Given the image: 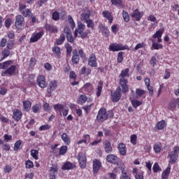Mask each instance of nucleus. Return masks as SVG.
<instances>
[{
	"mask_svg": "<svg viewBox=\"0 0 179 179\" xmlns=\"http://www.w3.org/2000/svg\"><path fill=\"white\" fill-rule=\"evenodd\" d=\"M86 28V25L81 22H78V29L75 30L74 36L78 37V34L80 35L82 38L87 37V35L90 33V31L87 29L83 32V30Z\"/></svg>",
	"mask_w": 179,
	"mask_h": 179,
	"instance_id": "f257e3e1",
	"label": "nucleus"
},
{
	"mask_svg": "<svg viewBox=\"0 0 179 179\" xmlns=\"http://www.w3.org/2000/svg\"><path fill=\"white\" fill-rule=\"evenodd\" d=\"M179 147L175 146L173 148V151L169 152L168 155V158L169 159V163L171 164H174L176 163L178 159Z\"/></svg>",
	"mask_w": 179,
	"mask_h": 179,
	"instance_id": "f03ea898",
	"label": "nucleus"
},
{
	"mask_svg": "<svg viewBox=\"0 0 179 179\" xmlns=\"http://www.w3.org/2000/svg\"><path fill=\"white\" fill-rule=\"evenodd\" d=\"M108 118L107 109H106V108H101L96 115L97 121H99V122H104Z\"/></svg>",
	"mask_w": 179,
	"mask_h": 179,
	"instance_id": "7ed1b4c3",
	"label": "nucleus"
},
{
	"mask_svg": "<svg viewBox=\"0 0 179 179\" xmlns=\"http://www.w3.org/2000/svg\"><path fill=\"white\" fill-rule=\"evenodd\" d=\"M122 94H121V87H117L114 92L111 93L112 101L113 103H117L121 100Z\"/></svg>",
	"mask_w": 179,
	"mask_h": 179,
	"instance_id": "20e7f679",
	"label": "nucleus"
},
{
	"mask_svg": "<svg viewBox=\"0 0 179 179\" xmlns=\"http://www.w3.org/2000/svg\"><path fill=\"white\" fill-rule=\"evenodd\" d=\"M20 11L21 13H22L23 16L24 17H31L33 16V13H31V11L30 9L27 8L26 5L20 3Z\"/></svg>",
	"mask_w": 179,
	"mask_h": 179,
	"instance_id": "39448f33",
	"label": "nucleus"
},
{
	"mask_svg": "<svg viewBox=\"0 0 179 179\" xmlns=\"http://www.w3.org/2000/svg\"><path fill=\"white\" fill-rule=\"evenodd\" d=\"M109 50L110 51L115 52V51H122L124 50H127V47L123 46L122 44L120 43H111L109 45Z\"/></svg>",
	"mask_w": 179,
	"mask_h": 179,
	"instance_id": "423d86ee",
	"label": "nucleus"
},
{
	"mask_svg": "<svg viewBox=\"0 0 179 179\" xmlns=\"http://www.w3.org/2000/svg\"><path fill=\"white\" fill-rule=\"evenodd\" d=\"M37 85L38 86H39V87H41V89H45V87H47V81H45V77H44V76L43 75H39L37 77Z\"/></svg>",
	"mask_w": 179,
	"mask_h": 179,
	"instance_id": "0eeeda50",
	"label": "nucleus"
},
{
	"mask_svg": "<svg viewBox=\"0 0 179 179\" xmlns=\"http://www.w3.org/2000/svg\"><path fill=\"white\" fill-rule=\"evenodd\" d=\"M106 160L108 163H111L112 164H116V166H118L120 164V158H118L115 155L110 154L107 155Z\"/></svg>",
	"mask_w": 179,
	"mask_h": 179,
	"instance_id": "6e6552de",
	"label": "nucleus"
},
{
	"mask_svg": "<svg viewBox=\"0 0 179 179\" xmlns=\"http://www.w3.org/2000/svg\"><path fill=\"white\" fill-rule=\"evenodd\" d=\"M80 167L81 169H86V155L83 152H80L78 156Z\"/></svg>",
	"mask_w": 179,
	"mask_h": 179,
	"instance_id": "1a4fd4ad",
	"label": "nucleus"
},
{
	"mask_svg": "<svg viewBox=\"0 0 179 179\" xmlns=\"http://www.w3.org/2000/svg\"><path fill=\"white\" fill-rule=\"evenodd\" d=\"M49 176L50 179H55L57 178V176H58V166L56 165H53L50 167L49 170Z\"/></svg>",
	"mask_w": 179,
	"mask_h": 179,
	"instance_id": "9d476101",
	"label": "nucleus"
},
{
	"mask_svg": "<svg viewBox=\"0 0 179 179\" xmlns=\"http://www.w3.org/2000/svg\"><path fill=\"white\" fill-rule=\"evenodd\" d=\"M120 82L123 80L124 82H128L127 78H129V69H125L122 71L121 73L119 76Z\"/></svg>",
	"mask_w": 179,
	"mask_h": 179,
	"instance_id": "9b49d317",
	"label": "nucleus"
},
{
	"mask_svg": "<svg viewBox=\"0 0 179 179\" xmlns=\"http://www.w3.org/2000/svg\"><path fill=\"white\" fill-rule=\"evenodd\" d=\"M80 61V57H79V53H78V50H74L73 51V55L71 57V62L73 65H78Z\"/></svg>",
	"mask_w": 179,
	"mask_h": 179,
	"instance_id": "f8f14e48",
	"label": "nucleus"
},
{
	"mask_svg": "<svg viewBox=\"0 0 179 179\" xmlns=\"http://www.w3.org/2000/svg\"><path fill=\"white\" fill-rule=\"evenodd\" d=\"M16 65H12L10 67L7 69L5 72L2 73L1 76H5L6 75H9L10 76H12L15 75L16 72Z\"/></svg>",
	"mask_w": 179,
	"mask_h": 179,
	"instance_id": "ddd939ff",
	"label": "nucleus"
},
{
	"mask_svg": "<svg viewBox=\"0 0 179 179\" xmlns=\"http://www.w3.org/2000/svg\"><path fill=\"white\" fill-rule=\"evenodd\" d=\"M88 64L92 68H97V59L94 54H91L88 59Z\"/></svg>",
	"mask_w": 179,
	"mask_h": 179,
	"instance_id": "4468645a",
	"label": "nucleus"
},
{
	"mask_svg": "<svg viewBox=\"0 0 179 179\" xmlns=\"http://www.w3.org/2000/svg\"><path fill=\"white\" fill-rule=\"evenodd\" d=\"M24 22V18L22 15H17L15 18V26L18 30L21 29L22 24Z\"/></svg>",
	"mask_w": 179,
	"mask_h": 179,
	"instance_id": "2eb2a0df",
	"label": "nucleus"
},
{
	"mask_svg": "<svg viewBox=\"0 0 179 179\" xmlns=\"http://www.w3.org/2000/svg\"><path fill=\"white\" fill-rule=\"evenodd\" d=\"M44 36V31H41L36 34H34L30 38L31 43H36V41H38L41 37Z\"/></svg>",
	"mask_w": 179,
	"mask_h": 179,
	"instance_id": "dca6fc26",
	"label": "nucleus"
},
{
	"mask_svg": "<svg viewBox=\"0 0 179 179\" xmlns=\"http://www.w3.org/2000/svg\"><path fill=\"white\" fill-rule=\"evenodd\" d=\"M100 167H101V162H100V160L94 159L93 161V172L94 174H97L99 173Z\"/></svg>",
	"mask_w": 179,
	"mask_h": 179,
	"instance_id": "f3484780",
	"label": "nucleus"
},
{
	"mask_svg": "<svg viewBox=\"0 0 179 179\" xmlns=\"http://www.w3.org/2000/svg\"><path fill=\"white\" fill-rule=\"evenodd\" d=\"M76 167L75 163L71 162H66L62 167V170H72Z\"/></svg>",
	"mask_w": 179,
	"mask_h": 179,
	"instance_id": "a211bd4d",
	"label": "nucleus"
},
{
	"mask_svg": "<svg viewBox=\"0 0 179 179\" xmlns=\"http://www.w3.org/2000/svg\"><path fill=\"white\" fill-rule=\"evenodd\" d=\"M127 83H128V81H124L123 80L120 81V85L122 87V93H128V92H129V87Z\"/></svg>",
	"mask_w": 179,
	"mask_h": 179,
	"instance_id": "6ab92c4d",
	"label": "nucleus"
},
{
	"mask_svg": "<svg viewBox=\"0 0 179 179\" xmlns=\"http://www.w3.org/2000/svg\"><path fill=\"white\" fill-rule=\"evenodd\" d=\"M57 89V81L55 80H52L49 83V87L48 88V93L51 94L54 90Z\"/></svg>",
	"mask_w": 179,
	"mask_h": 179,
	"instance_id": "aec40b11",
	"label": "nucleus"
},
{
	"mask_svg": "<svg viewBox=\"0 0 179 179\" xmlns=\"http://www.w3.org/2000/svg\"><path fill=\"white\" fill-rule=\"evenodd\" d=\"M22 115H23V114L22 113V111H20V110L15 109L13 111V117L14 118L15 121H20V120L22 119Z\"/></svg>",
	"mask_w": 179,
	"mask_h": 179,
	"instance_id": "412c9836",
	"label": "nucleus"
},
{
	"mask_svg": "<svg viewBox=\"0 0 179 179\" xmlns=\"http://www.w3.org/2000/svg\"><path fill=\"white\" fill-rule=\"evenodd\" d=\"M102 15L103 16V17L107 19V20H108L110 24L113 23V15H111V13H110V11H108V10L103 11Z\"/></svg>",
	"mask_w": 179,
	"mask_h": 179,
	"instance_id": "4be33fe9",
	"label": "nucleus"
},
{
	"mask_svg": "<svg viewBox=\"0 0 179 179\" xmlns=\"http://www.w3.org/2000/svg\"><path fill=\"white\" fill-rule=\"evenodd\" d=\"M45 28L47 31H49V33H58V28H57V27H54V25L46 24Z\"/></svg>",
	"mask_w": 179,
	"mask_h": 179,
	"instance_id": "5701e85b",
	"label": "nucleus"
},
{
	"mask_svg": "<svg viewBox=\"0 0 179 179\" xmlns=\"http://www.w3.org/2000/svg\"><path fill=\"white\" fill-rule=\"evenodd\" d=\"M141 16H143V14L139 12V10L138 9L135 10L134 13L131 14V17H133V19H136L137 22H139V20H141Z\"/></svg>",
	"mask_w": 179,
	"mask_h": 179,
	"instance_id": "b1692460",
	"label": "nucleus"
},
{
	"mask_svg": "<svg viewBox=\"0 0 179 179\" xmlns=\"http://www.w3.org/2000/svg\"><path fill=\"white\" fill-rule=\"evenodd\" d=\"M171 171V166L169 164L168 167L166 169L165 171H163L162 174V179H168L169 176H170V171Z\"/></svg>",
	"mask_w": 179,
	"mask_h": 179,
	"instance_id": "393cba45",
	"label": "nucleus"
},
{
	"mask_svg": "<svg viewBox=\"0 0 179 179\" xmlns=\"http://www.w3.org/2000/svg\"><path fill=\"white\" fill-rule=\"evenodd\" d=\"M62 139L63 142L65 143V145H71V138H69V136L66 134V133H63L62 134Z\"/></svg>",
	"mask_w": 179,
	"mask_h": 179,
	"instance_id": "a878e982",
	"label": "nucleus"
},
{
	"mask_svg": "<svg viewBox=\"0 0 179 179\" xmlns=\"http://www.w3.org/2000/svg\"><path fill=\"white\" fill-rule=\"evenodd\" d=\"M118 150L122 156H125L127 155V150L125 149V144L120 143L118 145Z\"/></svg>",
	"mask_w": 179,
	"mask_h": 179,
	"instance_id": "bb28decb",
	"label": "nucleus"
},
{
	"mask_svg": "<svg viewBox=\"0 0 179 179\" xmlns=\"http://www.w3.org/2000/svg\"><path fill=\"white\" fill-rule=\"evenodd\" d=\"M103 82L100 80L99 82V85H98L97 89H96L97 97H100V96H101V91L103 90Z\"/></svg>",
	"mask_w": 179,
	"mask_h": 179,
	"instance_id": "cd10ccee",
	"label": "nucleus"
},
{
	"mask_svg": "<svg viewBox=\"0 0 179 179\" xmlns=\"http://www.w3.org/2000/svg\"><path fill=\"white\" fill-rule=\"evenodd\" d=\"M105 151L106 153H111L113 152V147H111V143L108 141L105 142Z\"/></svg>",
	"mask_w": 179,
	"mask_h": 179,
	"instance_id": "c85d7f7f",
	"label": "nucleus"
},
{
	"mask_svg": "<svg viewBox=\"0 0 179 179\" xmlns=\"http://www.w3.org/2000/svg\"><path fill=\"white\" fill-rule=\"evenodd\" d=\"M80 20L83 22H87V20H90V13H83L80 15Z\"/></svg>",
	"mask_w": 179,
	"mask_h": 179,
	"instance_id": "c756f323",
	"label": "nucleus"
},
{
	"mask_svg": "<svg viewBox=\"0 0 179 179\" xmlns=\"http://www.w3.org/2000/svg\"><path fill=\"white\" fill-rule=\"evenodd\" d=\"M23 107L24 111H30V108H31V102H30V101H24Z\"/></svg>",
	"mask_w": 179,
	"mask_h": 179,
	"instance_id": "7c9ffc66",
	"label": "nucleus"
},
{
	"mask_svg": "<svg viewBox=\"0 0 179 179\" xmlns=\"http://www.w3.org/2000/svg\"><path fill=\"white\" fill-rule=\"evenodd\" d=\"M64 41H65V35L62 34L60 35V38L57 39L55 44L57 45H62V44H64Z\"/></svg>",
	"mask_w": 179,
	"mask_h": 179,
	"instance_id": "2f4dec72",
	"label": "nucleus"
},
{
	"mask_svg": "<svg viewBox=\"0 0 179 179\" xmlns=\"http://www.w3.org/2000/svg\"><path fill=\"white\" fill-rule=\"evenodd\" d=\"M151 41L152 42V48L154 50H162L163 48V45L155 42V40L152 39Z\"/></svg>",
	"mask_w": 179,
	"mask_h": 179,
	"instance_id": "473e14b6",
	"label": "nucleus"
},
{
	"mask_svg": "<svg viewBox=\"0 0 179 179\" xmlns=\"http://www.w3.org/2000/svg\"><path fill=\"white\" fill-rule=\"evenodd\" d=\"M120 179H131V177L128 175V172L125 171V168H122Z\"/></svg>",
	"mask_w": 179,
	"mask_h": 179,
	"instance_id": "72a5a7b5",
	"label": "nucleus"
},
{
	"mask_svg": "<svg viewBox=\"0 0 179 179\" xmlns=\"http://www.w3.org/2000/svg\"><path fill=\"white\" fill-rule=\"evenodd\" d=\"M64 47L66 50V55L67 57H71V54L72 53V46L69 43H65Z\"/></svg>",
	"mask_w": 179,
	"mask_h": 179,
	"instance_id": "f704fd0d",
	"label": "nucleus"
},
{
	"mask_svg": "<svg viewBox=\"0 0 179 179\" xmlns=\"http://www.w3.org/2000/svg\"><path fill=\"white\" fill-rule=\"evenodd\" d=\"M52 51L53 52V54H55V55H57L58 57L61 55V48L58 46L52 47Z\"/></svg>",
	"mask_w": 179,
	"mask_h": 179,
	"instance_id": "c9c22d12",
	"label": "nucleus"
},
{
	"mask_svg": "<svg viewBox=\"0 0 179 179\" xmlns=\"http://www.w3.org/2000/svg\"><path fill=\"white\" fill-rule=\"evenodd\" d=\"M87 100V96H86L85 95L82 94L78 98V104H85V103H86Z\"/></svg>",
	"mask_w": 179,
	"mask_h": 179,
	"instance_id": "e433bc0d",
	"label": "nucleus"
},
{
	"mask_svg": "<svg viewBox=\"0 0 179 179\" xmlns=\"http://www.w3.org/2000/svg\"><path fill=\"white\" fill-rule=\"evenodd\" d=\"M22 145V141L21 140H17L15 144H14V148L13 150L15 152H17L19 149H20V146Z\"/></svg>",
	"mask_w": 179,
	"mask_h": 179,
	"instance_id": "4c0bfd02",
	"label": "nucleus"
},
{
	"mask_svg": "<svg viewBox=\"0 0 179 179\" xmlns=\"http://www.w3.org/2000/svg\"><path fill=\"white\" fill-rule=\"evenodd\" d=\"M156 127L157 129H164L166 127V122L164 120H162L157 124Z\"/></svg>",
	"mask_w": 179,
	"mask_h": 179,
	"instance_id": "58836bf2",
	"label": "nucleus"
},
{
	"mask_svg": "<svg viewBox=\"0 0 179 179\" xmlns=\"http://www.w3.org/2000/svg\"><path fill=\"white\" fill-rule=\"evenodd\" d=\"M84 89H85V92L90 93V92H92V90H93V85H92V84H90V83H86L84 85Z\"/></svg>",
	"mask_w": 179,
	"mask_h": 179,
	"instance_id": "ea45409f",
	"label": "nucleus"
},
{
	"mask_svg": "<svg viewBox=\"0 0 179 179\" xmlns=\"http://www.w3.org/2000/svg\"><path fill=\"white\" fill-rule=\"evenodd\" d=\"M31 156H32V157L34 159H35V160H38V150H31Z\"/></svg>",
	"mask_w": 179,
	"mask_h": 179,
	"instance_id": "a19ab883",
	"label": "nucleus"
},
{
	"mask_svg": "<svg viewBox=\"0 0 179 179\" xmlns=\"http://www.w3.org/2000/svg\"><path fill=\"white\" fill-rule=\"evenodd\" d=\"M122 17L124 22H129V14H128V12L125 11V10H123L122 11Z\"/></svg>",
	"mask_w": 179,
	"mask_h": 179,
	"instance_id": "79ce46f5",
	"label": "nucleus"
},
{
	"mask_svg": "<svg viewBox=\"0 0 179 179\" xmlns=\"http://www.w3.org/2000/svg\"><path fill=\"white\" fill-rule=\"evenodd\" d=\"M3 58L0 61H3L5 58H8V55H10V52L8 50L4 49L2 52Z\"/></svg>",
	"mask_w": 179,
	"mask_h": 179,
	"instance_id": "37998d69",
	"label": "nucleus"
},
{
	"mask_svg": "<svg viewBox=\"0 0 179 179\" xmlns=\"http://www.w3.org/2000/svg\"><path fill=\"white\" fill-rule=\"evenodd\" d=\"M34 78H36V76H34V74H30L28 76L27 80L29 85H34Z\"/></svg>",
	"mask_w": 179,
	"mask_h": 179,
	"instance_id": "c03bdc74",
	"label": "nucleus"
},
{
	"mask_svg": "<svg viewBox=\"0 0 179 179\" xmlns=\"http://www.w3.org/2000/svg\"><path fill=\"white\" fill-rule=\"evenodd\" d=\"M131 104L133 107H134V108H136V107H139V106H142V101L134 99L131 101Z\"/></svg>",
	"mask_w": 179,
	"mask_h": 179,
	"instance_id": "a18cd8bd",
	"label": "nucleus"
},
{
	"mask_svg": "<svg viewBox=\"0 0 179 179\" xmlns=\"http://www.w3.org/2000/svg\"><path fill=\"white\" fill-rule=\"evenodd\" d=\"M68 151V146L66 145H64L62 146L59 149V155H65V153H66V152Z\"/></svg>",
	"mask_w": 179,
	"mask_h": 179,
	"instance_id": "49530a36",
	"label": "nucleus"
},
{
	"mask_svg": "<svg viewBox=\"0 0 179 179\" xmlns=\"http://www.w3.org/2000/svg\"><path fill=\"white\" fill-rule=\"evenodd\" d=\"M162 36H163V31L159 29L157 31L154 35H152V38H158L162 37Z\"/></svg>",
	"mask_w": 179,
	"mask_h": 179,
	"instance_id": "de8ad7c7",
	"label": "nucleus"
},
{
	"mask_svg": "<svg viewBox=\"0 0 179 179\" xmlns=\"http://www.w3.org/2000/svg\"><path fill=\"white\" fill-rule=\"evenodd\" d=\"M110 2L115 6H121L122 5V0H111Z\"/></svg>",
	"mask_w": 179,
	"mask_h": 179,
	"instance_id": "09e8293b",
	"label": "nucleus"
},
{
	"mask_svg": "<svg viewBox=\"0 0 179 179\" xmlns=\"http://www.w3.org/2000/svg\"><path fill=\"white\" fill-rule=\"evenodd\" d=\"M55 111H64V105L62 104H55L54 106Z\"/></svg>",
	"mask_w": 179,
	"mask_h": 179,
	"instance_id": "8fccbe9b",
	"label": "nucleus"
},
{
	"mask_svg": "<svg viewBox=\"0 0 179 179\" xmlns=\"http://www.w3.org/2000/svg\"><path fill=\"white\" fill-rule=\"evenodd\" d=\"M41 108V106L39 104H36L31 107V110H32L33 113H38V111H40Z\"/></svg>",
	"mask_w": 179,
	"mask_h": 179,
	"instance_id": "3c124183",
	"label": "nucleus"
},
{
	"mask_svg": "<svg viewBox=\"0 0 179 179\" xmlns=\"http://www.w3.org/2000/svg\"><path fill=\"white\" fill-rule=\"evenodd\" d=\"M68 21L69 23L71 24V29H75V22L73 21V18H72V16H68Z\"/></svg>",
	"mask_w": 179,
	"mask_h": 179,
	"instance_id": "603ef678",
	"label": "nucleus"
},
{
	"mask_svg": "<svg viewBox=\"0 0 179 179\" xmlns=\"http://www.w3.org/2000/svg\"><path fill=\"white\" fill-rule=\"evenodd\" d=\"M152 170L154 173H157V171H161L162 169L159 166V164L156 162L153 166Z\"/></svg>",
	"mask_w": 179,
	"mask_h": 179,
	"instance_id": "864d4df0",
	"label": "nucleus"
},
{
	"mask_svg": "<svg viewBox=\"0 0 179 179\" xmlns=\"http://www.w3.org/2000/svg\"><path fill=\"white\" fill-rule=\"evenodd\" d=\"M145 93H146V91L141 89H137L136 91V94H137L138 97H142V96H143V94Z\"/></svg>",
	"mask_w": 179,
	"mask_h": 179,
	"instance_id": "5fc2aeb1",
	"label": "nucleus"
},
{
	"mask_svg": "<svg viewBox=\"0 0 179 179\" xmlns=\"http://www.w3.org/2000/svg\"><path fill=\"white\" fill-rule=\"evenodd\" d=\"M10 65H12L11 60H8L5 62H3L2 69H6Z\"/></svg>",
	"mask_w": 179,
	"mask_h": 179,
	"instance_id": "6e6d98bb",
	"label": "nucleus"
},
{
	"mask_svg": "<svg viewBox=\"0 0 179 179\" xmlns=\"http://www.w3.org/2000/svg\"><path fill=\"white\" fill-rule=\"evenodd\" d=\"M87 26L89 29H92L93 30L94 26V22L92 20H89L86 22Z\"/></svg>",
	"mask_w": 179,
	"mask_h": 179,
	"instance_id": "4d7b16f0",
	"label": "nucleus"
},
{
	"mask_svg": "<svg viewBox=\"0 0 179 179\" xmlns=\"http://www.w3.org/2000/svg\"><path fill=\"white\" fill-rule=\"evenodd\" d=\"M101 30L103 34H105V36H108L109 31H108V28L107 27L102 26L101 28Z\"/></svg>",
	"mask_w": 179,
	"mask_h": 179,
	"instance_id": "13d9d810",
	"label": "nucleus"
},
{
	"mask_svg": "<svg viewBox=\"0 0 179 179\" xmlns=\"http://www.w3.org/2000/svg\"><path fill=\"white\" fill-rule=\"evenodd\" d=\"M93 106V104H90V105H87V106H83V110L85 111L86 114H87V113H89V111H90V110H92V106Z\"/></svg>",
	"mask_w": 179,
	"mask_h": 179,
	"instance_id": "bf43d9fd",
	"label": "nucleus"
},
{
	"mask_svg": "<svg viewBox=\"0 0 179 179\" xmlns=\"http://www.w3.org/2000/svg\"><path fill=\"white\" fill-rule=\"evenodd\" d=\"M124 52H120L117 55V62L120 64V62H122L124 61V57H122Z\"/></svg>",
	"mask_w": 179,
	"mask_h": 179,
	"instance_id": "052dcab7",
	"label": "nucleus"
},
{
	"mask_svg": "<svg viewBox=\"0 0 179 179\" xmlns=\"http://www.w3.org/2000/svg\"><path fill=\"white\" fill-rule=\"evenodd\" d=\"M25 166L27 167V169H33L34 167V164H33V162L28 160Z\"/></svg>",
	"mask_w": 179,
	"mask_h": 179,
	"instance_id": "680f3d73",
	"label": "nucleus"
},
{
	"mask_svg": "<svg viewBox=\"0 0 179 179\" xmlns=\"http://www.w3.org/2000/svg\"><path fill=\"white\" fill-rule=\"evenodd\" d=\"M78 54H79V55L80 56V58H82L83 59H86V53H85L83 50L82 49L79 50L78 52Z\"/></svg>",
	"mask_w": 179,
	"mask_h": 179,
	"instance_id": "e2e57ef3",
	"label": "nucleus"
},
{
	"mask_svg": "<svg viewBox=\"0 0 179 179\" xmlns=\"http://www.w3.org/2000/svg\"><path fill=\"white\" fill-rule=\"evenodd\" d=\"M51 110V107L50 106V103L45 102L43 103V110L44 111H50Z\"/></svg>",
	"mask_w": 179,
	"mask_h": 179,
	"instance_id": "0e129e2a",
	"label": "nucleus"
},
{
	"mask_svg": "<svg viewBox=\"0 0 179 179\" xmlns=\"http://www.w3.org/2000/svg\"><path fill=\"white\" fill-rule=\"evenodd\" d=\"M52 19L53 20H59V13L55 11L52 13Z\"/></svg>",
	"mask_w": 179,
	"mask_h": 179,
	"instance_id": "69168bd1",
	"label": "nucleus"
},
{
	"mask_svg": "<svg viewBox=\"0 0 179 179\" xmlns=\"http://www.w3.org/2000/svg\"><path fill=\"white\" fill-rule=\"evenodd\" d=\"M10 171H12V166L6 165L4 167V172H6V173H10Z\"/></svg>",
	"mask_w": 179,
	"mask_h": 179,
	"instance_id": "338daca9",
	"label": "nucleus"
},
{
	"mask_svg": "<svg viewBox=\"0 0 179 179\" xmlns=\"http://www.w3.org/2000/svg\"><path fill=\"white\" fill-rule=\"evenodd\" d=\"M136 135L133 134L131 136V143H133L134 145H135L136 143Z\"/></svg>",
	"mask_w": 179,
	"mask_h": 179,
	"instance_id": "774afa93",
	"label": "nucleus"
}]
</instances>
